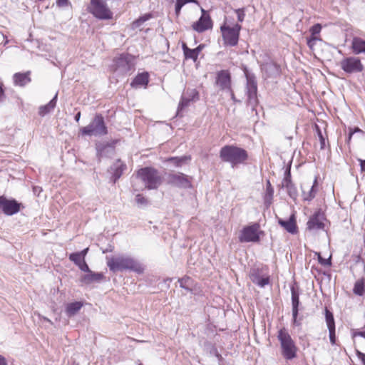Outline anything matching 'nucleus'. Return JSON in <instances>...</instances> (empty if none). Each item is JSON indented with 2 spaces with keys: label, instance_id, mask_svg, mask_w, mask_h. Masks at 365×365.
<instances>
[{
  "label": "nucleus",
  "instance_id": "nucleus-51",
  "mask_svg": "<svg viewBox=\"0 0 365 365\" xmlns=\"http://www.w3.org/2000/svg\"><path fill=\"white\" fill-rule=\"evenodd\" d=\"M229 93H230V96L231 97V99L234 101V102H239V101H237L235 98V93L232 89V88H230V90H227V91Z\"/></svg>",
  "mask_w": 365,
  "mask_h": 365
},
{
  "label": "nucleus",
  "instance_id": "nucleus-25",
  "mask_svg": "<svg viewBox=\"0 0 365 365\" xmlns=\"http://www.w3.org/2000/svg\"><path fill=\"white\" fill-rule=\"evenodd\" d=\"M30 73V71L26 73H16L13 76L14 84L21 87L26 86L31 81L29 77Z\"/></svg>",
  "mask_w": 365,
  "mask_h": 365
},
{
  "label": "nucleus",
  "instance_id": "nucleus-43",
  "mask_svg": "<svg viewBox=\"0 0 365 365\" xmlns=\"http://www.w3.org/2000/svg\"><path fill=\"white\" fill-rule=\"evenodd\" d=\"M235 13L237 15V20H238V21L239 22H242L244 21V19H245V9L244 8L237 9H235Z\"/></svg>",
  "mask_w": 365,
  "mask_h": 365
},
{
  "label": "nucleus",
  "instance_id": "nucleus-47",
  "mask_svg": "<svg viewBox=\"0 0 365 365\" xmlns=\"http://www.w3.org/2000/svg\"><path fill=\"white\" fill-rule=\"evenodd\" d=\"M317 40H318V38L316 36H311L309 38L307 39V45L311 49H313V47L315 45V42Z\"/></svg>",
  "mask_w": 365,
  "mask_h": 365
},
{
  "label": "nucleus",
  "instance_id": "nucleus-38",
  "mask_svg": "<svg viewBox=\"0 0 365 365\" xmlns=\"http://www.w3.org/2000/svg\"><path fill=\"white\" fill-rule=\"evenodd\" d=\"M69 259L78 266L85 259L78 252H73L69 255Z\"/></svg>",
  "mask_w": 365,
  "mask_h": 365
},
{
  "label": "nucleus",
  "instance_id": "nucleus-26",
  "mask_svg": "<svg viewBox=\"0 0 365 365\" xmlns=\"http://www.w3.org/2000/svg\"><path fill=\"white\" fill-rule=\"evenodd\" d=\"M149 82V75L147 72L138 74L130 83L133 88L146 86Z\"/></svg>",
  "mask_w": 365,
  "mask_h": 365
},
{
  "label": "nucleus",
  "instance_id": "nucleus-42",
  "mask_svg": "<svg viewBox=\"0 0 365 365\" xmlns=\"http://www.w3.org/2000/svg\"><path fill=\"white\" fill-rule=\"evenodd\" d=\"M135 202L140 205H146L148 204V200L140 194H138L135 196Z\"/></svg>",
  "mask_w": 365,
  "mask_h": 365
},
{
  "label": "nucleus",
  "instance_id": "nucleus-1",
  "mask_svg": "<svg viewBox=\"0 0 365 365\" xmlns=\"http://www.w3.org/2000/svg\"><path fill=\"white\" fill-rule=\"evenodd\" d=\"M106 264L113 273L129 270L137 274L144 272V266L134 258L124 255L106 257Z\"/></svg>",
  "mask_w": 365,
  "mask_h": 365
},
{
  "label": "nucleus",
  "instance_id": "nucleus-24",
  "mask_svg": "<svg viewBox=\"0 0 365 365\" xmlns=\"http://www.w3.org/2000/svg\"><path fill=\"white\" fill-rule=\"evenodd\" d=\"M278 223L291 234H295L297 232V227L294 215H292L287 220L279 219Z\"/></svg>",
  "mask_w": 365,
  "mask_h": 365
},
{
  "label": "nucleus",
  "instance_id": "nucleus-53",
  "mask_svg": "<svg viewBox=\"0 0 365 365\" xmlns=\"http://www.w3.org/2000/svg\"><path fill=\"white\" fill-rule=\"evenodd\" d=\"M5 97L4 95V91L3 89V84L2 83H0V102L3 100V98Z\"/></svg>",
  "mask_w": 365,
  "mask_h": 365
},
{
  "label": "nucleus",
  "instance_id": "nucleus-36",
  "mask_svg": "<svg viewBox=\"0 0 365 365\" xmlns=\"http://www.w3.org/2000/svg\"><path fill=\"white\" fill-rule=\"evenodd\" d=\"M183 95L191 101H196L199 99V93L195 88H187L184 93Z\"/></svg>",
  "mask_w": 365,
  "mask_h": 365
},
{
  "label": "nucleus",
  "instance_id": "nucleus-21",
  "mask_svg": "<svg viewBox=\"0 0 365 365\" xmlns=\"http://www.w3.org/2000/svg\"><path fill=\"white\" fill-rule=\"evenodd\" d=\"M325 319L329 332V340L332 345L336 344L335 322L331 312L325 308Z\"/></svg>",
  "mask_w": 365,
  "mask_h": 365
},
{
  "label": "nucleus",
  "instance_id": "nucleus-35",
  "mask_svg": "<svg viewBox=\"0 0 365 365\" xmlns=\"http://www.w3.org/2000/svg\"><path fill=\"white\" fill-rule=\"evenodd\" d=\"M182 50L186 58L192 59L194 61H195L197 59V51H195V49L189 48L185 43L182 44Z\"/></svg>",
  "mask_w": 365,
  "mask_h": 365
},
{
  "label": "nucleus",
  "instance_id": "nucleus-44",
  "mask_svg": "<svg viewBox=\"0 0 365 365\" xmlns=\"http://www.w3.org/2000/svg\"><path fill=\"white\" fill-rule=\"evenodd\" d=\"M322 29V26L320 24H317L314 25L310 29V32L312 34V36H315L317 34H319Z\"/></svg>",
  "mask_w": 365,
  "mask_h": 365
},
{
  "label": "nucleus",
  "instance_id": "nucleus-6",
  "mask_svg": "<svg viewBox=\"0 0 365 365\" xmlns=\"http://www.w3.org/2000/svg\"><path fill=\"white\" fill-rule=\"evenodd\" d=\"M241 25L235 24L230 26L225 22L220 26L223 43L225 46H235L238 43Z\"/></svg>",
  "mask_w": 365,
  "mask_h": 365
},
{
  "label": "nucleus",
  "instance_id": "nucleus-10",
  "mask_svg": "<svg viewBox=\"0 0 365 365\" xmlns=\"http://www.w3.org/2000/svg\"><path fill=\"white\" fill-rule=\"evenodd\" d=\"M133 57L128 53L120 54L114 60L115 70L124 75L130 72L133 68Z\"/></svg>",
  "mask_w": 365,
  "mask_h": 365
},
{
  "label": "nucleus",
  "instance_id": "nucleus-57",
  "mask_svg": "<svg viewBox=\"0 0 365 365\" xmlns=\"http://www.w3.org/2000/svg\"><path fill=\"white\" fill-rule=\"evenodd\" d=\"M202 47H203L202 45H199L197 48H194L195 50V51H197V55H199V53L201 51Z\"/></svg>",
  "mask_w": 365,
  "mask_h": 365
},
{
  "label": "nucleus",
  "instance_id": "nucleus-37",
  "mask_svg": "<svg viewBox=\"0 0 365 365\" xmlns=\"http://www.w3.org/2000/svg\"><path fill=\"white\" fill-rule=\"evenodd\" d=\"M190 2L197 3V0H176L175 13L177 17L180 16L182 7Z\"/></svg>",
  "mask_w": 365,
  "mask_h": 365
},
{
  "label": "nucleus",
  "instance_id": "nucleus-40",
  "mask_svg": "<svg viewBox=\"0 0 365 365\" xmlns=\"http://www.w3.org/2000/svg\"><path fill=\"white\" fill-rule=\"evenodd\" d=\"M316 130H317V135L319 138V141H320V148L321 149H324L325 148V138L322 135V133L319 128V127L316 125Z\"/></svg>",
  "mask_w": 365,
  "mask_h": 365
},
{
  "label": "nucleus",
  "instance_id": "nucleus-2",
  "mask_svg": "<svg viewBox=\"0 0 365 365\" xmlns=\"http://www.w3.org/2000/svg\"><path fill=\"white\" fill-rule=\"evenodd\" d=\"M135 178L140 180L145 189L157 190L163 183V177L160 172L152 167H145L139 169Z\"/></svg>",
  "mask_w": 365,
  "mask_h": 365
},
{
  "label": "nucleus",
  "instance_id": "nucleus-45",
  "mask_svg": "<svg viewBox=\"0 0 365 365\" xmlns=\"http://www.w3.org/2000/svg\"><path fill=\"white\" fill-rule=\"evenodd\" d=\"M318 261L322 265L324 266H329L331 264L330 258L324 259L320 255V254H318Z\"/></svg>",
  "mask_w": 365,
  "mask_h": 365
},
{
  "label": "nucleus",
  "instance_id": "nucleus-46",
  "mask_svg": "<svg viewBox=\"0 0 365 365\" xmlns=\"http://www.w3.org/2000/svg\"><path fill=\"white\" fill-rule=\"evenodd\" d=\"M78 267L83 272H88V273L91 272V270H90V269L88 267V265L86 262L85 259Z\"/></svg>",
  "mask_w": 365,
  "mask_h": 365
},
{
  "label": "nucleus",
  "instance_id": "nucleus-56",
  "mask_svg": "<svg viewBox=\"0 0 365 365\" xmlns=\"http://www.w3.org/2000/svg\"><path fill=\"white\" fill-rule=\"evenodd\" d=\"M80 118H81V112H78V113L76 114V115H75V117H74V119H75V120H76V122H78V121H79V120H80Z\"/></svg>",
  "mask_w": 365,
  "mask_h": 365
},
{
  "label": "nucleus",
  "instance_id": "nucleus-62",
  "mask_svg": "<svg viewBox=\"0 0 365 365\" xmlns=\"http://www.w3.org/2000/svg\"><path fill=\"white\" fill-rule=\"evenodd\" d=\"M76 365H78V364H76Z\"/></svg>",
  "mask_w": 365,
  "mask_h": 365
},
{
  "label": "nucleus",
  "instance_id": "nucleus-12",
  "mask_svg": "<svg viewBox=\"0 0 365 365\" xmlns=\"http://www.w3.org/2000/svg\"><path fill=\"white\" fill-rule=\"evenodd\" d=\"M341 69L347 73H359L364 69L360 59L356 57L345 58L340 62Z\"/></svg>",
  "mask_w": 365,
  "mask_h": 365
},
{
  "label": "nucleus",
  "instance_id": "nucleus-54",
  "mask_svg": "<svg viewBox=\"0 0 365 365\" xmlns=\"http://www.w3.org/2000/svg\"><path fill=\"white\" fill-rule=\"evenodd\" d=\"M88 248L87 247V248L84 249L83 250H82L81 252H79L78 253L80 254L85 259V257H86V254L88 253Z\"/></svg>",
  "mask_w": 365,
  "mask_h": 365
},
{
  "label": "nucleus",
  "instance_id": "nucleus-15",
  "mask_svg": "<svg viewBox=\"0 0 365 365\" xmlns=\"http://www.w3.org/2000/svg\"><path fill=\"white\" fill-rule=\"evenodd\" d=\"M325 220L324 214L319 210L309 217L307 222V229L309 231L324 230L325 227L324 222Z\"/></svg>",
  "mask_w": 365,
  "mask_h": 365
},
{
  "label": "nucleus",
  "instance_id": "nucleus-58",
  "mask_svg": "<svg viewBox=\"0 0 365 365\" xmlns=\"http://www.w3.org/2000/svg\"><path fill=\"white\" fill-rule=\"evenodd\" d=\"M201 12L202 15H209L203 8H201Z\"/></svg>",
  "mask_w": 365,
  "mask_h": 365
},
{
  "label": "nucleus",
  "instance_id": "nucleus-31",
  "mask_svg": "<svg viewBox=\"0 0 365 365\" xmlns=\"http://www.w3.org/2000/svg\"><path fill=\"white\" fill-rule=\"evenodd\" d=\"M83 307L80 302H75L67 304L66 312L68 317L74 316Z\"/></svg>",
  "mask_w": 365,
  "mask_h": 365
},
{
  "label": "nucleus",
  "instance_id": "nucleus-33",
  "mask_svg": "<svg viewBox=\"0 0 365 365\" xmlns=\"http://www.w3.org/2000/svg\"><path fill=\"white\" fill-rule=\"evenodd\" d=\"M190 156L184 155L181 157H171L168 158L166 161L172 163L175 167H180L183 164L190 161Z\"/></svg>",
  "mask_w": 365,
  "mask_h": 365
},
{
  "label": "nucleus",
  "instance_id": "nucleus-4",
  "mask_svg": "<svg viewBox=\"0 0 365 365\" xmlns=\"http://www.w3.org/2000/svg\"><path fill=\"white\" fill-rule=\"evenodd\" d=\"M277 339L280 342L282 355L287 360L297 357V347L285 328L279 330Z\"/></svg>",
  "mask_w": 365,
  "mask_h": 365
},
{
  "label": "nucleus",
  "instance_id": "nucleus-41",
  "mask_svg": "<svg viewBox=\"0 0 365 365\" xmlns=\"http://www.w3.org/2000/svg\"><path fill=\"white\" fill-rule=\"evenodd\" d=\"M151 17V15L150 14H145L143 16H140L138 19H137L136 21H135L133 22V24L138 27V26H141L144 22H145L146 21H148V19H150Z\"/></svg>",
  "mask_w": 365,
  "mask_h": 365
},
{
  "label": "nucleus",
  "instance_id": "nucleus-3",
  "mask_svg": "<svg viewBox=\"0 0 365 365\" xmlns=\"http://www.w3.org/2000/svg\"><path fill=\"white\" fill-rule=\"evenodd\" d=\"M220 158L232 167L243 164L248 158L247 150L235 145H225L220 150Z\"/></svg>",
  "mask_w": 365,
  "mask_h": 365
},
{
  "label": "nucleus",
  "instance_id": "nucleus-22",
  "mask_svg": "<svg viewBox=\"0 0 365 365\" xmlns=\"http://www.w3.org/2000/svg\"><path fill=\"white\" fill-rule=\"evenodd\" d=\"M251 281L260 287H264L269 283V277H262L259 269L253 268L250 273Z\"/></svg>",
  "mask_w": 365,
  "mask_h": 365
},
{
  "label": "nucleus",
  "instance_id": "nucleus-9",
  "mask_svg": "<svg viewBox=\"0 0 365 365\" xmlns=\"http://www.w3.org/2000/svg\"><path fill=\"white\" fill-rule=\"evenodd\" d=\"M245 74L247 79L246 90L247 101L252 106H255L257 104V83L256 77L247 69L245 71Z\"/></svg>",
  "mask_w": 365,
  "mask_h": 365
},
{
  "label": "nucleus",
  "instance_id": "nucleus-55",
  "mask_svg": "<svg viewBox=\"0 0 365 365\" xmlns=\"http://www.w3.org/2000/svg\"><path fill=\"white\" fill-rule=\"evenodd\" d=\"M0 365H7L5 358L0 355Z\"/></svg>",
  "mask_w": 365,
  "mask_h": 365
},
{
  "label": "nucleus",
  "instance_id": "nucleus-30",
  "mask_svg": "<svg viewBox=\"0 0 365 365\" xmlns=\"http://www.w3.org/2000/svg\"><path fill=\"white\" fill-rule=\"evenodd\" d=\"M180 287L187 292H192L193 291L194 281L188 276H185L178 279Z\"/></svg>",
  "mask_w": 365,
  "mask_h": 365
},
{
  "label": "nucleus",
  "instance_id": "nucleus-27",
  "mask_svg": "<svg viewBox=\"0 0 365 365\" xmlns=\"http://www.w3.org/2000/svg\"><path fill=\"white\" fill-rule=\"evenodd\" d=\"M351 48L354 53H365V41L359 37H354L351 42Z\"/></svg>",
  "mask_w": 365,
  "mask_h": 365
},
{
  "label": "nucleus",
  "instance_id": "nucleus-13",
  "mask_svg": "<svg viewBox=\"0 0 365 365\" xmlns=\"http://www.w3.org/2000/svg\"><path fill=\"white\" fill-rule=\"evenodd\" d=\"M317 177H315L313 182L305 180L302 183V197L304 201H311L313 200L318 191L317 189Z\"/></svg>",
  "mask_w": 365,
  "mask_h": 365
},
{
  "label": "nucleus",
  "instance_id": "nucleus-5",
  "mask_svg": "<svg viewBox=\"0 0 365 365\" xmlns=\"http://www.w3.org/2000/svg\"><path fill=\"white\" fill-rule=\"evenodd\" d=\"M83 135L101 136L108 133L105 125L103 117L101 114H96L93 120L87 125L81 129Z\"/></svg>",
  "mask_w": 365,
  "mask_h": 365
},
{
  "label": "nucleus",
  "instance_id": "nucleus-19",
  "mask_svg": "<svg viewBox=\"0 0 365 365\" xmlns=\"http://www.w3.org/2000/svg\"><path fill=\"white\" fill-rule=\"evenodd\" d=\"M261 70L264 78H274L279 75L280 66L274 61H269L261 65Z\"/></svg>",
  "mask_w": 365,
  "mask_h": 365
},
{
  "label": "nucleus",
  "instance_id": "nucleus-23",
  "mask_svg": "<svg viewBox=\"0 0 365 365\" xmlns=\"http://www.w3.org/2000/svg\"><path fill=\"white\" fill-rule=\"evenodd\" d=\"M127 166L120 160H117L113 165L110 166V171L112 173V178L113 182H115L118 180Z\"/></svg>",
  "mask_w": 365,
  "mask_h": 365
},
{
  "label": "nucleus",
  "instance_id": "nucleus-60",
  "mask_svg": "<svg viewBox=\"0 0 365 365\" xmlns=\"http://www.w3.org/2000/svg\"><path fill=\"white\" fill-rule=\"evenodd\" d=\"M133 187H134L135 190H138V189L137 187H135V185H133Z\"/></svg>",
  "mask_w": 365,
  "mask_h": 365
},
{
  "label": "nucleus",
  "instance_id": "nucleus-20",
  "mask_svg": "<svg viewBox=\"0 0 365 365\" xmlns=\"http://www.w3.org/2000/svg\"><path fill=\"white\" fill-rule=\"evenodd\" d=\"M292 294V321L293 324L297 327L301 326V319H298L299 306V293L294 287L291 289Z\"/></svg>",
  "mask_w": 365,
  "mask_h": 365
},
{
  "label": "nucleus",
  "instance_id": "nucleus-52",
  "mask_svg": "<svg viewBox=\"0 0 365 365\" xmlns=\"http://www.w3.org/2000/svg\"><path fill=\"white\" fill-rule=\"evenodd\" d=\"M358 160L360 163L361 171L365 172V160L359 158Z\"/></svg>",
  "mask_w": 365,
  "mask_h": 365
},
{
  "label": "nucleus",
  "instance_id": "nucleus-39",
  "mask_svg": "<svg viewBox=\"0 0 365 365\" xmlns=\"http://www.w3.org/2000/svg\"><path fill=\"white\" fill-rule=\"evenodd\" d=\"M192 102L190 100H188L183 94L182 95L181 100L179 103L178 108V115L186 107H187L190 103Z\"/></svg>",
  "mask_w": 365,
  "mask_h": 365
},
{
  "label": "nucleus",
  "instance_id": "nucleus-16",
  "mask_svg": "<svg viewBox=\"0 0 365 365\" xmlns=\"http://www.w3.org/2000/svg\"><path fill=\"white\" fill-rule=\"evenodd\" d=\"M281 186L282 187L286 188L287 194L291 198L294 200L297 198L298 192L295 185L292 180L290 168H287L285 170L284 177L282 181Z\"/></svg>",
  "mask_w": 365,
  "mask_h": 365
},
{
  "label": "nucleus",
  "instance_id": "nucleus-14",
  "mask_svg": "<svg viewBox=\"0 0 365 365\" xmlns=\"http://www.w3.org/2000/svg\"><path fill=\"white\" fill-rule=\"evenodd\" d=\"M21 204L16 200H8L4 196H0V209L6 215H13L19 212Z\"/></svg>",
  "mask_w": 365,
  "mask_h": 365
},
{
  "label": "nucleus",
  "instance_id": "nucleus-49",
  "mask_svg": "<svg viewBox=\"0 0 365 365\" xmlns=\"http://www.w3.org/2000/svg\"><path fill=\"white\" fill-rule=\"evenodd\" d=\"M361 336L365 339V331H354L352 332V337Z\"/></svg>",
  "mask_w": 365,
  "mask_h": 365
},
{
  "label": "nucleus",
  "instance_id": "nucleus-61",
  "mask_svg": "<svg viewBox=\"0 0 365 365\" xmlns=\"http://www.w3.org/2000/svg\"><path fill=\"white\" fill-rule=\"evenodd\" d=\"M139 365H142L141 364H140Z\"/></svg>",
  "mask_w": 365,
  "mask_h": 365
},
{
  "label": "nucleus",
  "instance_id": "nucleus-17",
  "mask_svg": "<svg viewBox=\"0 0 365 365\" xmlns=\"http://www.w3.org/2000/svg\"><path fill=\"white\" fill-rule=\"evenodd\" d=\"M212 26L213 23L210 15H201L200 19L192 25V29L197 33H203L212 29Z\"/></svg>",
  "mask_w": 365,
  "mask_h": 365
},
{
  "label": "nucleus",
  "instance_id": "nucleus-18",
  "mask_svg": "<svg viewBox=\"0 0 365 365\" xmlns=\"http://www.w3.org/2000/svg\"><path fill=\"white\" fill-rule=\"evenodd\" d=\"M215 83L222 91L230 90L232 88L231 75L229 71L222 70L217 72Z\"/></svg>",
  "mask_w": 365,
  "mask_h": 365
},
{
  "label": "nucleus",
  "instance_id": "nucleus-29",
  "mask_svg": "<svg viewBox=\"0 0 365 365\" xmlns=\"http://www.w3.org/2000/svg\"><path fill=\"white\" fill-rule=\"evenodd\" d=\"M58 93L55 95V96L45 106H41L38 110V114L41 116H44L45 115L50 113L56 106Z\"/></svg>",
  "mask_w": 365,
  "mask_h": 365
},
{
  "label": "nucleus",
  "instance_id": "nucleus-8",
  "mask_svg": "<svg viewBox=\"0 0 365 365\" xmlns=\"http://www.w3.org/2000/svg\"><path fill=\"white\" fill-rule=\"evenodd\" d=\"M259 229L260 226L258 223L245 226L240 231L239 241L242 243L258 242L260 240V235L263 233Z\"/></svg>",
  "mask_w": 365,
  "mask_h": 365
},
{
  "label": "nucleus",
  "instance_id": "nucleus-34",
  "mask_svg": "<svg viewBox=\"0 0 365 365\" xmlns=\"http://www.w3.org/2000/svg\"><path fill=\"white\" fill-rule=\"evenodd\" d=\"M274 195V188L272 186L270 181L268 180L266 184V193L264 196V202L266 204H271Z\"/></svg>",
  "mask_w": 365,
  "mask_h": 365
},
{
  "label": "nucleus",
  "instance_id": "nucleus-48",
  "mask_svg": "<svg viewBox=\"0 0 365 365\" xmlns=\"http://www.w3.org/2000/svg\"><path fill=\"white\" fill-rule=\"evenodd\" d=\"M69 4L68 0H57L56 6L59 8H63L67 6Z\"/></svg>",
  "mask_w": 365,
  "mask_h": 365
},
{
  "label": "nucleus",
  "instance_id": "nucleus-28",
  "mask_svg": "<svg viewBox=\"0 0 365 365\" xmlns=\"http://www.w3.org/2000/svg\"><path fill=\"white\" fill-rule=\"evenodd\" d=\"M104 276L102 273H96L91 271L82 277L81 281L85 284H91L92 282H98L103 279Z\"/></svg>",
  "mask_w": 365,
  "mask_h": 365
},
{
  "label": "nucleus",
  "instance_id": "nucleus-7",
  "mask_svg": "<svg viewBox=\"0 0 365 365\" xmlns=\"http://www.w3.org/2000/svg\"><path fill=\"white\" fill-rule=\"evenodd\" d=\"M106 0H91L88 11L101 20L113 19V14L108 6Z\"/></svg>",
  "mask_w": 365,
  "mask_h": 365
},
{
  "label": "nucleus",
  "instance_id": "nucleus-32",
  "mask_svg": "<svg viewBox=\"0 0 365 365\" xmlns=\"http://www.w3.org/2000/svg\"><path fill=\"white\" fill-rule=\"evenodd\" d=\"M353 292L354 294L358 296H363L365 294V279L364 278L356 281Z\"/></svg>",
  "mask_w": 365,
  "mask_h": 365
},
{
  "label": "nucleus",
  "instance_id": "nucleus-59",
  "mask_svg": "<svg viewBox=\"0 0 365 365\" xmlns=\"http://www.w3.org/2000/svg\"><path fill=\"white\" fill-rule=\"evenodd\" d=\"M352 135H353V133H349V139H348L349 141L351 140Z\"/></svg>",
  "mask_w": 365,
  "mask_h": 365
},
{
  "label": "nucleus",
  "instance_id": "nucleus-50",
  "mask_svg": "<svg viewBox=\"0 0 365 365\" xmlns=\"http://www.w3.org/2000/svg\"><path fill=\"white\" fill-rule=\"evenodd\" d=\"M356 356L361 361L363 365H365V354L361 352L359 350L356 351Z\"/></svg>",
  "mask_w": 365,
  "mask_h": 365
},
{
  "label": "nucleus",
  "instance_id": "nucleus-11",
  "mask_svg": "<svg viewBox=\"0 0 365 365\" xmlns=\"http://www.w3.org/2000/svg\"><path fill=\"white\" fill-rule=\"evenodd\" d=\"M166 180L168 185L179 188L186 189L192 186L189 177L182 173H169Z\"/></svg>",
  "mask_w": 365,
  "mask_h": 365
}]
</instances>
